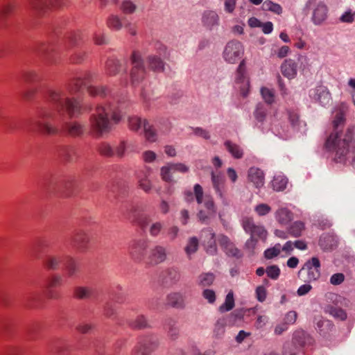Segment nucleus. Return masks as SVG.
Segmentation results:
<instances>
[{"label": "nucleus", "mask_w": 355, "mask_h": 355, "mask_svg": "<svg viewBox=\"0 0 355 355\" xmlns=\"http://www.w3.org/2000/svg\"><path fill=\"white\" fill-rule=\"evenodd\" d=\"M91 74L74 78L68 85L48 90L45 99L52 107H42L30 121V129L44 135H56L59 128L56 123L62 122L66 114L72 118L80 114V102L73 96L76 93L86 88L92 96H106L105 87H97L90 85Z\"/></svg>", "instance_id": "1"}, {"label": "nucleus", "mask_w": 355, "mask_h": 355, "mask_svg": "<svg viewBox=\"0 0 355 355\" xmlns=\"http://www.w3.org/2000/svg\"><path fill=\"white\" fill-rule=\"evenodd\" d=\"M347 107L342 105L336 113L333 121L334 131L327 138L325 146L327 148L335 151L334 161L337 163L349 164L355 169V126L349 125L344 131L339 130V127L345 123Z\"/></svg>", "instance_id": "2"}, {"label": "nucleus", "mask_w": 355, "mask_h": 355, "mask_svg": "<svg viewBox=\"0 0 355 355\" xmlns=\"http://www.w3.org/2000/svg\"><path fill=\"white\" fill-rule=\"evenodd\" d=\"M89 119L91 133L97 137L110 131L112 121L119 122L121 119V111L114 105H97L90 109Z\"/></svg>", "instance_id": "3"}, {"label": "nucleus", "mask_w": 355, "mask_h": 355, "mask_svg": "<svg viewBox=\"0 0 355 355\" xmlns=\"http://www.w3.org/2000/svg\"><path fill=\"white\" fill-rule=\"evenodd\" d=\"M141 207L137 204H132L121 208L122 214L131 222L148 233L152 237H157L164 229V222L154 221L153 216L148 214H140Z\"/></svg>", "instance_id": "4"}, {"label": "nucleus", "mask_w": 355, "mask_h": 355, "mask_svg": "<svg viewBox=\"0 0 355 355\" xmlns=\"http://www.w3.org/2000/svg\"><path fill=\"white\" fill-rule=\"evenodd\" d=\"M298 277L304 282L315 281L320 277V261L317 257L308 260L298 272Z\"/></svg>", "instance_id": "5"}, {"label": "nucleus", "mask_w": 355, "mask_h": 355, "mask_svg": "<svg viewBox=\"0 0 355 355\" xmlns=\"http://www.w3.org/2000/svg\"><path fill=\"white\" fill-rule=\"evenodd\" d=\"M132 69L130 79L133 86L139 85L145 78L146 71L144 61L139 51H134L131 55Z\"/></svg>", "instance_id": "6"}, {"label": "nucleus", "mask_w": 355, "mask_h": 355, "mask_svg": "<svg viewBox=\"0 0 355 355\" xmlns=\"http://www.w3.org/2000/svg\"><path fill=\"white\" fill-rule=\"evenodd\" d=\"M157 337L154 334L141 336L135 347V355H151L158 347Z\"/></svg>", "instance_id": "7"}, {"label": "nucleus", "mask_w": 355, "mask_h": 355, "mask_svg": "<svg viewBox=\"0 0 355 355\" xmlns=\"http://www.w3.org/2000/svg\"><path fill=\"white\" fill-rule=\"evenodd\" d=\"M243 53L244 49L241 42L232 40L225 47L223 58L226 62L234 64L242 58Z\"/></svg>", "instance_id": "8"}, {"label": "nucleus", "mask_w": 355, "mask_h": 355, "mask_svg": "<svg viewBox=\"0 0 355 355\" xmlns=\"http://www.w3.org/2000/svg\"><path fill=\"white\" fill-rule=\"evenodd\" d=\"M67 0H31L30 5L34 15L40 16L50 8H60Z\"/></svg>", "instance_id": "9"}, {"label": "nucleus", "mask_w": 355, "mask_h": 355, "mask_svg": "<svg viewBox=\"0 0 355 355\" xmlns=\"http://www.w3.org/2000/svg\"><path fill=\"white\" fill-rule=\"evenodd\" d=\"M195 198L198 205L203 203V209L208 211V214L214 216L216 213V207L214 200L209 196H204L202 187L199 184H196L193 187Z\"/></svg>", "instance_id": "10"}, {"label": "nucleus", "mask_w": 355, "mask_h": 355, "mask_svg": "<svg viewBox=\"0 0 355 355\" xmlns=\"http://www.w3.org/2000/svg\"><path fill=\"white\" fill-rule=\"evenodd\" d=\"M243 227L246 233L250 234L251 237L265 241L267 237V231L263 226L257 225L250 218H246L243 220Z\"/></svg>", "instance_id": "11"}, {"label": "nucleus", "mask_w": 355, "mask_h": 355, "mask_svg": "<svg viewBox=\"0 0 355 355\" xmlns=\"http://www.w3.org/2000/svg\"><path fill=\"white\" fill-rule=\"evenodd\" d=\"M147 263L150 266H157L167 259V250L162 245H155L148 251Z\"/></svg>", "instance_id": "12"}, {"label": "nucleus", "mask_w": 355, "mask_h": 355, "mask_svg": "<svg viewBox=\"0 0 355 355\" xmlns=\"http://www.w3.org/2000/svg\"><path fill=\"white\" fill-rule=\"evenodd\" d=\"M309 96L324 107L329 105L332 99L328 88L324 85H318L311 89Z\"/></svg>", "instance_id": "13"}, {"label": "nucleus", "mask_w": 355, "mask_h": 355, "mask_svg": "<svg viewBox=\"0 0 355 355\" xmlns=\"http://www.w3.org/2000/svg\"><path fill=\"white\" fill-rule=\"evenodd\" d=\"M202 26L208 31L216 30L220 25V17L214 10H205L201 19Z\"/></svg>", "instance_id": "14"}, {"label": "nucleus", "mask_w": 355, "mask_h": 355, "mask_svg": "<svg viewBox=\"0 0 355 355\" xmlns=\"http://www.w3.org/2000/svg\"><path fill=\"white\" fill-rule=\"evenodd\" d=\"M147 248L148 241L146 239H137L132 243L130 247V253L133 259L140 261L144 258Z\"/></svg>", "instance_id": "15"}, {"label": "nucleus", "mask_w": 355, "mask_h": 355, "mask_svg": "<svg viewBox=\"0 0 355 355\" xmlns=\"http://www.w3.org/2000/svg\"><path fill=\"white\" fill-rule=\"evenodd\" d=\"M206 251L209 254H215L217 252V248L215 240V234L211 230H203L200 236Z\"/></svg>", "instance_id": "16"}, {"label": "nucleus", "mask_w": 355, "mask_h": 355, "mask_svg": "<svg viewBox=\"0 0 355 355\" xmlns=\"http://www.w3.org/2000/svg\"><path fill=\"white\" fill-rule=\"evenodd\" d=\"M89 241V235L83 231H78L71 239L73 247L80 252H85L87 250Z\"/></svg>", "instance_id": "17"}, {"label": "nucleus", "mask_w": 355, "mask_h": 355, "mask_svg": "<svg viewBox=\"0 0 355 355\" xmlns=\"http://www.w3.org/2000/svg\"><path fill=\"white\" fill-rule=\"evenodd\" d=\"M35 53L48 62H53L52 55L55 49L52 44L41 42L38 44L35 49Z\"/></svg>", "instance_id": "18"}, {"label": "nucleus", "mask_w": 355, "mask_h": 355, "mask_svg": "<svg viewBox=\"0 0 355 355\" xmlns=\"http://www.w3.org/2000/svg\"><path fill=\"white\" fill-rule=\"evenodd\" d=\"M160 279L164 285H173L180 279V273L176 268H168L162 272Z\"/></svg>", "instance_id": "19"}, {"label": "nucleus", "mask_w": 355, "mask_h": 355, "mask_svg": "<svg viewBox=\"0 0 355 355\" xmlns=\"http://www.w3.org/2000/svg\"><path fill=\"white\" fill-rule=\"evenodd\" d=\"M211 182L216 193L224 201L225 198L224 195L225 178L221 173H215L214 171L211 173Z\"/></svg>", "instance_id": "20"}, {"label": "nucleus", "mask_w": 355, "mask_h": 355, "mask_svg": "<svg viewBox=\"0 0 355 355\" xmlns=\"http://www.w3.org/2000/svg\"><path fill=\"white\" fill-rule=\"evenodd\" d=\"M236 82L237 83L242 84V87H241V94L243 97L247 96L248 91L246 90V87L248 86L249 83L245 76V65L244 60H243L240 62L237 68L236 74Z\"/></svg>", "instance_id": "21"}, {"label": "nucleus", "mask_w": 355, "mask_h": 355, "mask_svg": "<svg viewBox=\"0 0 355 355\" xmlns=\"http://www.w3.org/2000/svg\"><path fill=\"white\" fill-rule=\"evenodd\" d=\"M328 15V8L322 2H319L313 11L312 20L314 24L320 25Z\"/></svg>", "instance_id": "22"}, {"label": "nucleus", "mask_w": 355, "mask_h": 355, "mask_svg": "<svg viewBox=\"0 0 355 355\" xmlns=\"http://www.w3.org/2000/svg\"><path fill=\"white\" fill-rule=\"evenodd\" d=\"M62 130L71 137H79L83 135L85 132V126L77 122H65L62 126Z\"/></svg>", "instance_id": "23"}, {"label": "nucleus", "mask_w": 355, "mask_h": 355, "mask_svg": "<svg viewBox=\"0 0 355 355\" xmlns=\"http://www.w3.org/2000/svg\"><path fill=\"white\" fill-rule=\"evenodd\" d=\"M282 74L289 78H294L297 73V64L291 59H286L281 66Z\"/></svg>", "instance_id": "24"}, {"label": "nucleus", "mask_w": 355, "mask_h": 355, "mask_svg": "<svg viewBox=\"0 0 355 355\" xmlns=\"http://www.w3.org/2000/svg\"><path fill=\"white\" fill-rule=\"evenodd\" d=\"M248 180L257 188H260L264 184V174L261 169L251 167L248 171Z\"/></svg>", "instance_id": "25"}, {"label": "nucleus", "mask_w": 355, "mask_h": 355, "mask_svg": "<svg viewBox=\"0 0 355 355\" xmlns=\"http://www.w3.org/2000/svg\"><path fill=\"white\" fill-rule=\"evenodd\" d=\"M148 68L155 72H162L164 70L165 63L157 55H149L146 58Z\"/></svg>", "instance_id": "26"}, {"label": "nucleus", "mask_w": 355, "mask_h": 355, "mask_svg": "<svg viewBox=\"0 0 355 355\" xmlns=\"http://www.w3.org/2000/svg\"><path fill=\"white\" fill-rule=\"evenodd\" d=\"M318 244L323 250H331L336 245V240L333 235L324 234L320 237Z\"/></svg>", "instance_id": "27"}, {"label": "nucleus", "mask_w": 355, "mask_h": 355, "mask_svg": "<svg viewBox=\"0 0 355 355\" xmlns=\"http://www.w3.org/2000/svg\"><path fill=\"white\" fill-rule=\"evenodd\" d=\"M167 302L174 308L182 309L184 306V297L179 292L171 293L167 295Z\"/></svg>", "instance_id": "28"}, {"label": "nucleus", "mask_w": 355, "mask_h": 355, "mask_svg": "<svg viewBox=\"0 0 355 355\" xmlns=\"http://www.w3.org/2000/svg\"><path fill=\"white\" fill-rule=\"evenodd\" d=\"M293 218V213L285 207L279 208L275 212V218L282 225H287Z\"/></svg>", "instance_id": "29"}, {"label": "nucleus", "mask_w": 355, "mask_h": 355, "mask_svg": "<svg viewBox=\"0 0 355 355\" xmlns=\"http://www.w3.org/2000/svg\"><path fill=\"white\" fill-rule=\"evenodd\" d=\"M128 324L134 329H143L150 327L147 318L144 315H137L135 319H130L128 321Z\"/></svg>", "instance_id": "30"}, {"label": "nucleus", "mask_w": 355, "mask_h": 355, "mask_svg": "<svg viewBox=\"0 0 355 355\" xmlns=\"http://www.w3.org/2000/svg\"><path fill=\"white\" fill-rule=\"evenodd\" d=\"M121 64L119 60L115 58H110L105 64V73L108 76L116 75L121 69Z\"/></svg>", "instance_id": "31"}, {"label": "nucleus", "mask_w": 355, "mask_h": 355, "mask_svg": "<svg viewBox=\"0 0 355 355\" xmlns=\"http://www.w3.org/2000/svg\"><path fill=\"white\" fill-rule=\"evenodd\" d=\"M314 321L316 324V329L322 334H327L334 327L330 320L323 319L322 316L315 317Z\"/></svg>", "instance_id": "32"}, {"label": "nucleus", "mask_w": 355, "mask_h": 355, "mask_svg": "<svg viewBox=\"0 0 355 355\" xmlns=\"http://www.w3.org/2000/svg\"><path fill=\"white\" fill-rule=\"evenodd\" d=\"M165 329L167 330L168 336L175 340L179 334V328L177 325V321L173 318H168L165 321Z\"/></svg>", "instance_id": "33"}, {"label": "nucleus", "mask_w": 355, "mask_h": 355, "mask_svg": "<svg viewBox=\"0 0 355 355\" xmlns=\"http://www.w3.org/2000/svg\"><path fill=\"white\" fill-rule=\"evenodd\" d=\"M14 10V5L11 3H3L0 6V26H6V18Z\"/></svg>", "instance_id": "34"}, {"label": "nucleus", "mask_w": 355, "mask_h": 355, "mask_svg": "<svg viewBox=\"0 0 355 355\" xmlns=\"http://www.w3.org/2000/svg\"><path fill=\"white\" fill-rule=\"evenodd\" d=\"M268 110V107L263 103H260L257 105L253 115L258 123H263L265 121Z\"/></svg>", "instance_id": "35"}, {"label": "nucleus", "mask_w": 355, "mask_h": 355, "mask_svg": "<svg viewBox=\"0 0 355 355\" xmlns=\"http://www.w3.org/2000/svg\"><path fill=\"white\" fill-rule=\"evenodd\" d=\"M261 8L263 11H269L278 15H282L283 12L282 6L270 0H266L263 1Z\"/></svg>", "instance_id": "36"}, {"label": "nucleus", "mask_w": 355, "mask_h": 355, "mask_svg": "<svg viewBox=\"0 0 355 355\" xmlns=\"http://www.w3.org/2000/svg\"><path fill=\"white\" fill-rule=\"evenodd\" d=\"M143 129L146 140L150 142L157 140V135L154 127L146 119L144 120Z\"/></svg>", "instance_id": "37"}, {"label": "nucleus", "mask_w": 355, "mask_h": 355, "mask_svg": "<svg viewBox=\"0 0 355 355\" xmlns=\"http://www.w3.org/2000/svg\"><path fill=\"white\" fill-rule=\"evenodd\" d=\"M228 152L236 159H240L243 157V152L241 148L230 141H226L224 144Z\"/></svg>", "instance_id": "38"}, {"label": "nucleus", "mask_w": 355, "mask_h": 355, "mask_svg": "<svg viewBox=\"0 0 355 355\" xmlns=\"http://www.w3.org/2000/svg\"><path fill=\"white\" fill-rule=\"evenodd\" d=\"M94 294V291L92 288L78 286L75 288L74 295L76 297L84 300L91 297Z\"/></svg>", "instance_id": "39"}, {"label": "nucleus", "mask_w": 355, "mask_h": 355, "mask_svg": "<svg viewBox=\"0 0 355 355\" xmlns=\"http://www.w3.org/2000/svg\"><path fill=\"white\" fill-rule=\"evenodd\" d=\"M227 320L221 318L217 320L214 329V335L217 338H220L225 334Z\"/></svg>", "instance_id": "40"}, {"label": "nucleus", "mask_w": 355, "mask_h": 355, "mask_svg": "<svg viewBox=\"0 0 355 355\" xmlns=\"http://www.w3.org/2000/svg\"><path fill=\"white\" fill-rule=\"evenodd\" d=\"M304 230V224L301 221H295L288 228L289 234L293 237H299Z\"/></svg>", "instance_id": "41"}, {"label": "nucleus", "mask_w": 355, "mask_h": 355, "mask_svg": "<svg viewBox=\"0 0 355 355\" xmlns=\"http://www.w3.org/2000/svg\"><path fill=\"white\" fill-rule=\"evenodd\" d=\"M287 183L288 180L286 177L277 175L274 177V179L272 181V187L274 190L280 191L286 189Z\"/></svg>", "instance_id": "42"}, {"label": "nucleus", "mask_w": 355, "mask_h": 355, "mask_svg": "<svg viewBox=\"0 0 355 355\" xmlns=\"http://www.w3.org/2000/svg\"><path fill=\"white\" fill-rule=\"evenodd\" d=\"M107 26L114 31H119L123 28L121 18L116 15H111L107 20Z\"/></svg>", "instance_id": "43"}, {"label": "nucleus", "mask_w": 355, "mask_h": 355, "mask_svg": "<svg viewBox=\"0 0 355 355\" xmlns=\"http://www.w3.org/2000/svg\"><path fill=\"white\" fill-rule=\"evenodd\" d=\"M148 172H145L141 176H139V187L146 193H149L152 189V184L148 177Z\"/></svg>", "instance_id": "44"}, {"label": "nucleus", "mask_w": 355, "mask_h": 355, "mask_svg": "<svg viewBox=\"0 0 355 355\" xmlns=\"http://www.w3.org/2000/svg\"><path fill=\"white\" fill-rule=\"evenodd\" d=\"M234 306V299L232 292L228 293L226 295L225 302L219 306V311L221 313L229 311Z\"/></svg>", "instance_id": "45"}, {"label": "nucleus", "mask_w": 355, "mask_h": 355, "mask_svg": "<svg viewBox=\"0 0 355 355\" xmlns=\"http://www.w3.org/2000/svg\"><path fill=\"white\" fill-rule=\"evenodd\" d=\"M307 334L304 331H296L293 334V346L298 345L299 347H302L306 340Z\"/></svg>", "instance_id": "46"}, {"label": "nucleus", "mask_w": 355, "mask_h": 355, "mask_svg": "<svg viewBox=\"0 0 355 355\" xmlns=\"http://www.w3.org/2000/svg\"><path fill=\"white\" fill-rule=\"evenodd\" d=\"M64 266L69 277L74 276L78 272L76 263L71 257L67 258Z\"/></svg>", "instance_id": "47"}, {"label": "nucleus", "mask_w": 355, "mask_h": 355, "mask_svg": "<svg viewBox=\"0 0 355 355\" xmlns=\"http://www.w3.org/2000/svg\"><path fill=\"white\" fill-rule=\"evenodd\" d=\"M327 312L334 318L345 320L347 318L346 312L341 308L330 306L327 308Z\"/></svg>", "instance_id": "48"}, {"label": "nucleus", "mask_w": 355, "mask_h": 355, "mask_svg": "<svg viewBox=\"0 0 355 355\" xmlns=\"http://www.w3.org/2000/svg\"><path fill=\"white\" fill-rule=\"evenodd\" d=\"M120 9L124 14L130 15L135 12L137 6L130 0H123Z\"/></svg>", "instance_id": "49"}, {"label": "nucleus", "mask_w": 355, "mask_h": 355, "mask_svg": "<svg viewBox=\"0 0 355 355\" xmlns=\"http://www.w3.org/2000/svg\"><path fill=\"white\" fill-rule=\"evenodd\" d=\"M214 275L212 273H203L198 277V284L202 287L209 286L214 282Z\"/></svg>", "instance_id": "50"}, {"label": "nucleus", "mask_w": 355, "mask_h": 355, "mask_svg": "<svg viewBox=\"0 0 355 355\" xmlns=\"http://www.w3.org/2000/svg\"><path fill=\"white\" fill-rule=\"evenodd\" d=\"M198 248V240L196 237H191L189 239L188 243L185 247V252L188 256L195 253Z\"/></svg>", "instance_id": "51"}, {"label": "nucleus", "mask_w": 355, "mask_h": 355, "mask_svg": "<svg viewBox=\"0 0 355 355\" xmlns=\"http://www.w3.org/2000/svg\"><path fill=\"white\" fill-rule=\"evenodd\" d=\"M172 175L173 172L171 171V169L168 164H167L165 166H163L160 168V176L164 182H172L173 181V178Z\"/></svg>", "instance_id": "52"}, {"label": "nucleus", "mask_w": 355, "mask_h": 355, "mask_svg": "<svg viewBox=\"0 0 355 355\" xmlns=\"http://www.w3.org/2000/svg\"><path fill=\"white\" fill-rule=\"evenodd\" d=\"M60 262V257L48 256L44 261V264L50 270H56L59 266Z\"/></svg>", "instance_id": "53"}, {"label": "nucleus", "mask_w": 355, "mask_h": 355, "mask_svg": "<svg viewBox=\"0 0 355 355\" xmlns=\"http://www.w3.org/2000/svg\"><path fill=\"white\" fill-rule=\"evenodd\" d=\"M144 120L137 116H131L128 119V125L132 130L137 131L143 128Z\"/></svg>", "instance_id": "54"}, {"label": "nucleus", "mask_w": 355, "mask_h": 355, "mask_svg": "<svg viewBox=\"0 0 355 355\" xmlns=\"http://www.w3.org/2000/svg\"><path fill=\"white\" fill-rule=\"evenodd\" d=\"M261 94L266 103L270 105L274 102L275 94L272 90L266 87H262L261 89Z\"/></svg>", "instance_id": "55"}, {"label": "nucleus", "mask_w": 355, "mask_h": 355, "mask_svg": "<svg viewBox=\"0 0 355 355\" xmlns=\"http://www.w3.org/2000/svg\"><path fill=\"white\" fill-rule=\"evenodd\" d=\"M98 151L100 153L105 157H112L114 155V150L113 148L107 143H102L98 146Z\"/></svg>", "instance_id": "56"}, {"label": "nucleus", "mask_w": 355, "mask_h": 355, "mask_svg": "<svg viewBox=\"0 0 355 355\" xmlns=\"http://www.w3.org/2000/svg\"><path fill=\"white\" fill-rule=\"evenodd\" d=\"M281 252V245L276 244L274 247L268 248L264 252L265 257L268 259H272L279 254Z\"/></svg>", "instance_id": "57"}, {"label": "nucleus", "mask_w": 355, "mask_h": 355, "mask_svg": "<svg viewBox=\"0 0 355 355\" xmlns=\"http://www.w3.org/2000/svg\"><path fill=\"white\" fill-rule=\"evenodd\" d=\"M173 173L179 172L186 173L189 171V167L182 163H168Z\"/></svg>", "instance_id": "58"}, {"label": "nucleus", "mask_w": 355, "mask_h": 355, "mask_svg": "<svg viewBox=\"0 0 355 355\" xmlns=\"http://www.w3.org/2000/svg\"><path fill=\"white\" fill-rule=\"evenodd\" d=\"M266 272L270 278L272 279H277L280 275V269L276 265H272L267 267Z\"/></svg>", "instance_id": "59"}, {"label": "nucleus", "mask_w": 355, "mask_h": 355, "mask_svg": "<svg viewBox=\"0 0 355 355\" xmlns=\"http://www.w3.org/2000/svg\"><path fill=\"white\" fill-rule=\"evenodd\" d=\"M288 119L293 128L298 130L300 129V124L302 123L298 114L294 112H290L288 114Z\"/></svg>", "instance_id": "60"}, {"label": "nucleus", "mask_w": 355, "mask_h": 355, "mask_svg": "<svg viewBox=\"0 0 355 355\" xmlns=\"http://www.w3.org/2000/svg\"><path fill=\"white\" fill-rule=\"evenodd\" d=\"M86 57V52L83 50H76L71 55V61L74 63L82 62Z\"/></svg>", "instance_id": "61"}, {"label": "nucleus", "mask_w": 355, "mask_h": 355, "mask_svg": "<svg viewBox=\"0 0 355 355\" xmlns=\"http://www.w3.org/2000/svg\"><path fill=\"white\" fill-rule=\"evenodd\" d=\"M24 79L27 83H34L40 80V76L33 71H29L24 73Z\"/></svg>", "instance_id": "62"}, {"label": "nucleus", "mask_w": 355, "mask_h": 355, "mask_svg": "<svg viewBox=\"0 0 355 355\" xmlns=\"http://www.w3.org/2000/svg\"><path fill=\"white\" fill-rule=\"evenodd\" d=\"M224 250L225 251L226 254L228 256H232L237 258L241 257V256L240 250L237 248H236L234 244L232 243L229 244V245L227 246V248L224 249Z\"/></svg>", "instance_id": "63"}, {"label": "nucleus", "mask_w": 355, "mask_h": 355, "mask_svg": "<svg viewBox=\"0 0 355 355\" xmlns=\"http://www.w3.org/2000/svg\"><path fill=\"white\" fill-rule=\"evenodd\" d=\"M258 239L251 237L247 240L245 244V248L250 253L254 254V250L257 248Z\"/></svg>", "instance_id": "64"}]
</instances>
